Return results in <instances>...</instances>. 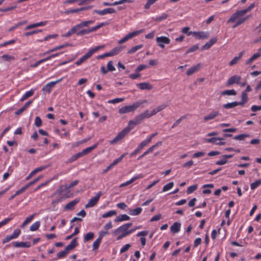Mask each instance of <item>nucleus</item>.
Listing matches in <instances>:
<instances>
[{
  "label": "nucleus",
  "mask_w": 261,
  "mask_h": 261,
  "mask_svg": "<svg viewBox=\"0 0 261 261\" xmlns=\"http://www.w3.org/2000/svg\"><path fill=\"white\" fill-rule=\"evenodd\" d=\"M94 233L92 231H90L85 236L84 238V242H88L90 240H92L94 238Z\"/></svg>",
  "instance_id": "37"
},
{
  "label": "nucleus",
  "mask_w": 261,
  "mask_h": 261,
  "mask_svg": "<svg viewBox=\"0 0 261 261\" xmlns=\"http://www.w3.org/2000/svg\"><path fill=\"white\" fill-rule=\"evenodd\" d=\"M40 226V222L36 221L30 227V230L32 231H35L38 229Z\"/></svg>",
  "instance_id": "43"
},
{
  "label": "nucleus",
  "mask_w": 261,
  "mask_h": 261,
  "mask_svg": "<svg viewBox=\"0 0 261 261\" xmlns=\"http://www.w3.org/2000/svg\"><path fill=\"white\" fill-rule=\"evenodd\" d=\"M147 116L148 118L152 117V116L155 115L157 113H158V111H157V110L156 108L153 109L151 112H149L148 110L145 111Z\"/></svg>",
  "instance_id": "52"
},
{
  "label": "nucleus",
  "mask_w": 261,
  "mask_h": 261,
  "mask_svg": "<svg viewBox=\"0 0 261 261\" xmlns=\"http://www.w3.org/2000/svg\"><path fill=\"white\" fill-rule=\"evenodd\" d=\"M261 185V179L255 180L250 185V188L252 190H253L258 188Z\"/></svg>",
  "instance_id": "40"
},
{
  "label": "nucleus",
  "mask_w": 261,
  "mask_h": 261,
  "mask_svg": "<svg viewBox=\"0 0 261 261\" xmlns=\"http://www.w3.org/2000/svg\"><path fill=\"white\" fill-rule=\"evenodd\" d=\"M158 45L162 48H165L164 44H169L170 43V39L166 36H160L156 38Z\"/></svg>",
  "instance_id": "10"
},
{
  "label": "nucleus",
  "mask_w": 261,
  "mask_h": 261,
  "mask_svg": "<svg viewBox=\"0 0 261 261\" xmlns=\"http://www.w3.org/2000/svg\"><path fill=\"white\" fill-rule=\"evenodd\" d=\"M42 177V176H40L38 177L37 178L34 179L33 180H32V181L29 182V183H28L26 185V186H27L28 188H29V187L34 185L37 182H38Z\"/></svg>",
  "instance_id": "61"
},
{
  "label": "nucleus",
  "mask_w": 261,
  "mask_h": 261,
  "mask_svg": "<svg viewBox=\"0 0 261 261\" xmlns=\"http://www.w3.org/2000/svg\"><path fill=\"white\" fill-rule=\"evenodd\" d=\"M42 32L41 30H34L32 31L28 32L25 33L24 34V36L27 37V36H29L37 34L39 32Z\"/></svg>",
  "instance_id": "63"
},
{
  "label": "nucleus",
  "mask_w": 261,
  "mask_h": 261,
  "mask_svg": "<svg viewBox=\"0 0 261 261\" xmlns=\"http://www.w3.org/2000/svg\"><path fill=\"white\" fill-rule=\"evenodd\" d=\"M241 80V77L240 75H234L230 77L227 80V86L231 85L234 83L239 84Z\"/></svg>",
  "instance_id": "13"
},
{
  "label": "nucleus",
  "mask_w": 261,
  "mask_h": 261,
  "mask_svg": "<svg viewBox=\"0 0 261 261\" xmlns=\"http://www.w3.org/2000/svg\"><path fill=\"white\" fill-rule=\"evenodd\" d=\"M144 29H141L140 30L135 31L132 32H130L127 34H126L124 37H123L121 39L119 40V44H122L128 40L139 35V34L142 33L144 31Z\"/></svg>",
  "instance_id": "5"
},
{
  "label": "nucleus",
  "mask_w": 261,
  "mask_h": 261,
  "mask_svg": "<svg viewBox=\"0 0 261 261\" xmlns=\"http://www.w3.org/2000/svg\"><path fill=\"white\" fill-rule=\"evenodd\" d=\"M146 102V100H143L141 101H138L133 103L131 105L123 107L119 109V113L120 114H124L125 113L134 112L137 110L140 106V105Z\"/></svg>",
  "instance_id": "3"
},
{
  "label": "nucleus",
  "mask_w": 261,
  "mask_h": 261,
  "mask_svg": "<svg viewBox=\"0 0 261 261\" xmlns=\"http://www.w3.org/2000/svg\"><path fill=\"white\" fill-rule=\"evenodd\" d=\"M102 194V193L101 191L98 192L94 197L91 198L88 201V203L85 205V208L92 207L95 206L98 202Z\"/></svg>",
  "instance_id": "9"
},
{
  "label": "nucleus",
  "mask_w": 261,
  "mask_h": 261,
  "mask_svg": "<svg viewBox=\"0 0 261 261\" xmlns=\"http://www.w3.org/2000/svg\"><path fill=\"white\" fill-rule=\"evenodd\" d=\"M27 22L28 21L27 20H23L21 22H19L15 24V25L12 27L11 28H10L9 29V32H11V31H14L16 28H18V27L26 24L27 23Z\"/></svg>",
  "instance_id": "47"
},
{
  "label": "nucleus",
  "mask_w": 261,
  "mask_h": 261,
  "mask_svg": "<svg viewBox=\"0 0 261 261\" xmlns=\"http://www.w3.org/2000/svg\"><path fill=\"white\" fill-rule=\"evenodd\" d=\"M48 21H41L37 23H35L33 24H31L30 25H28L25 28V30H30L35 28L39 27H42V26H45L47 24Z\"/></svg>",
  "instance_id": "19"
},
{
  "label": "nucleus",
  "mask_w": 261,
  "mask_h": 261,
  "mask_svg": "<svg viewBox=\"0 0 261 261\" xmlns=\"http://www.w3.org/2000/svg\"><path fill=\"white\" fill-rule=\"evenodd\" d=\"M137 87L141 90H151L152 85L148 83H141L137 84Z\"/></svg>",
  "instance_id": "22"
},
{
  "label": "nucleus",
  "mask_w": 261,
  "mask_h": 261,
  "mask_svg": "<svg viewBox=\"0 0 261 261\" xmlns=\"http://www.w3.org/2000/svg\"><path fill=\"white\" fill-rule=\"evenodd\" d=\"M1 58L2 60L5 61L11 62L15 60V57L12 55H9L8 54L3 55Z\"/></svg>",
  "instance_id": "33"
},
{
  "label": "nucleus",
  "mask_w": 261,
  "mask_h": 261,
  "mask_svg": "<svg viewBox=\"0 0 261 261\" xmlns=\"http://www.w3.org/2000/svg\"><path fill=\"white\" fill-rule=\"evenodd\" d=\"M150 142L147 139L142 141L137 147L138 149L140 151L144 147L147 146Z\"/></svg>",
  "instance_id": "34"
},
{
  "label": "nucleus",
  "mask_w": 261,
  "mask_h": 261,
  "mask_svg": "<svg viewBox=\"0 0 261 261\" xmlns=\"http://www.w3.org/2000/svg\"><path fill=\"white\" fill-rule=\"evenodd\" d=\"M240 105V103L238 101H233L232 102H229L223 105V108L225 109H229L234 108Z\"/></svg>",
  "instance_id": "30"
},
{
  "label": "nucleus",
  "mask_w": 261,
  "mask_h": 261,
  "mask_svg": "<svg viewBox=\"0 0 261 261\" xmlns=\"http://www.w3.org/2000/svg\"><path fill=\"white\" fill-rule=\"evenodd\" d=\"M126 154V153H124L121 155L118 158L114 160L113 162L111 164L112 166L114 167V166L116 165L117 164L120 163L122 160L123 158L125 156Z\"/></svg>",
  "instance_id": "46"
},
{
  "label": "nucleus",
  "mask_w": 261,
  "mask_h": 261,
  "mask_svg": "<svg viewBox=\"0 0 261 261\" xmlns=\"http://www.w3.org/2000/svg\"><path fill=\"white\" fill-rule=\"evenodd\" d=\"M48 166H42L39 167L38 168H36V169L33 170V171L34 173V174H36L37 173H38L39 172H41L42 170L46 169Z\"/></svg>",
  "instance_id": "60"
},
{
  "label": "nucleus",
  "mask_w": 261,
  "mask_h": 261,
  "mask_svg": "<svg viewBox=\"0 0 261 261\" xmlns=\"http://www.w3.org/2000/svg\"><path fill=\"white\" fill-rule=\"evenodd\" d=\"M15 42V40H10L0 44V48L5 47L8 45L13 44Z\"/></svg>",
  "instance_id": "59"
},
{
  "label": "nucleus",
  "mask_w": 261,
  "mask_h": 261,
  "mask_svg": "<svg viewBox=\"0 0 261 261\" xmlns=\"http://www.w3.org/2000/svg\"><path fill=\"white\" fill-rule=\"evenodd\" d=\"M108 24V23L106 22H101V23H99V24H98L97 25H96V26H94L93 27H91L90 28L91 32H93L96 31L97 30L99 29L103 26L106 25Z\"/></svg>",
  "instance_id": "35"
},
{
  "label": "nucleus",
  "mask_w": 261,
  "mask_h": 261,
  "mask_svg": "<svg viewBox=\"0 0 261 261\" xmlns=\"http://www.w3.org/2000/svg\"><path fill=\"white\" fill-rule=\"evenodd\" d=\"M13 246L16 248H29L31 246V243L30 242H15L13 243Z\"/></svg>",
  "instance_id": "18"
},
{
  "label": "nucleus",
  "mask_w": 261,
  "mask_h": 261,
  "mask_svg": "<svg viewBox=\"0 0 261 261\" xmlns=\"http://www.w3.org/2000/svg\"><path fill=\"white\" fill-rule=\"evenodd\" d=\"M181 227V224L179 222H174L170 227V230L173 233H177L179 232Z\"/></svg>",
  "instance_id": "21"
},
{
  "label": "nucleus",
  "mask_w": 261,
  "mask_h": 261,
  "mask_svg": "<svg viewBox=\"0 0 261 261\" xmlns=\"http://www.w3.org/2000/svg\"><path fill=\"white\" fill-rule=\"evenodd\" d=\"M131 245L129 244H126L124 245L120 249V253H122L126 251H127L129 248L130 247Z\"/></svg>",
  "instance_id": "64"
},
{
  "label": "nucleus",
  "mask_w": 261,
  "mask_h": 261,
  "mask_svg": "<svg viewBox=\"0 0 261 261\" xmlns=\"http://www.w3.org/2000/svg\"><path fill=\"white\" fill-rule=\"evenodd\" d=\"M217 41V38L216 37L211 38L204 45L201 47V50H207L211 47Z\"/></svg>",
  "instance_id": "15"
},
{
  "label": "nucleus",
  "mask_w": 261,
  "mask_h": 261,
  "mask_svg": "<svg viewBox=\"0 0 261 261\" xmlns=\"http://www.w3.org/2000/svg\"><path fill=\"white\" fill-rule=\"evenodd\" d=\"M245 10H240L236 11L234 13L232 14L228 20V23H234L232 26V28H236L238 26L242 24L246 21L248 18L249 16H245Z\"/></svg>",
  "instance_id": "2"
},
{
  "label": "nucleus",
  "mask_w": 261,
  "mask_h": 261,
  "mask_svg": "<svg viewBox=\"0 0 261 261\" xmlns=\"http://www.w3.org/2000/svg\"><path fill=\"white\" fill-rule=\"evenodd\" d=\"M94 20H89L87 21H82L80 23L77 24L76 25L73 26L71 29L74 34H76L77 35V33L80 31V29L84 28L87 27L90 24H92L94 23Z\"/></svg>",
  "instance_id": "7"
},
{
  "label": "nucleus",
  "mask_w": 261,
  "mask_h": 261,
  "mask_svg": "<svg viewBox=\"0 0 261 261\" xmlns=\"http://www.w3.org/2000/svg\"><path fill=\"white\" fill-rule=\"evenodd\" d=\"M198 48H199L198 44H195V45H193L192 46H191V47H190L189 48H188L186 50V54H188L190 53L194 52V51H196V50H197Z\"/></svg>",
  "instance_id": "53"
},
{
  "label": "nucleus",
  "mask_w": 261,
  "mask_h": 261,
  "mask_svg": "<svg viewBox=\"0 0 261 261\" xmlns=\"http://www.w3.org/2000/svg\"><path fill=\"white\" fill-rule=\"evenodd\" d=\"M35 126L37 127H40L42 124V122L41 118L39 116H36L35 119Z\"/></svg>",
  "instance_id": "56"
},
{
  "label": "nucleus",
  "mask_w": 261,
  "mask_h": 261,
  "mask_svg": "<svg viewBox=\"0 0 261 261\" xmlns=\"http://www.w3.org/2000/svg\"><path fill=\"white\" fill-rule=\"evenodd\" d=\"M145 118H148V117L145 111L136 116L134 119L129 121L128 126L126 127L121 132L119 133L112 140L110 141V144H114L118 143L119 141L124 138L126 134H127L130 130L134 128V126L140 124Z\"/></svg>",
  "instance_id": "1"
},
{
  "label": "nucleus",
  "mask_w": 261,
  "mask_h": 261,
  "mask_svg": "<svg viewBox=\"0 0 261 261\" xmlns=\"http://www.w3.org/2000/svg\"><path fill=\"white\" fill-rule=\"evenodd\" d=\"M162 145V142L159 141L157 142L156 144H154L152 146H151L150 148H149L146 151H145L142 155L139 156L138 158L137 159L138 160H140L143 157L146 156L148 154L151 153L153 152V151L157 148V147L161 146Z\"/></svg>",
  "instance_id": "11"
},
{
  "label": "nucleus",
  "mask_w": 261,
  "mask_h": 261,
  "mask_svg": "<svg viewBox=\"0 0 261 261\" xmlns=\"http://www.w3.org/2000/svg\"><path fill=\"white\" fill-rule=\"evenodd\" d=\"M77 238H74L71 242L65 247V249L69 253L70 251L72 250L75 247H76L79 244L77 241Z\"/></svg>",
  "instance_id": "16"
},
{
  "label": "nucleus",
  "mask_w": 261,
  "mask_h": 261,
  "mask_svg": "<svg viewBox=\"0 0 261 261\" xmlns=\"http://www.w3.org/2000/svg\"><path fill=\"white\" fill-rule=\"evenodd\" d=\"M132 225V223H128L123 224L115 230L114 235L116 236L119 233L126 234V237L128 236V229Z\"/></svg>",
  "instance_id": "6"
},
{
  "label": "nucleus",
  "mask_w": 261,
  "mask_h": 261,
  "mask_svg": "<svg viewBox=\"0 0 261 261\" xmlns=\"http://www.w3.org/2000/svg\"><path fill=\"white\" fill-rule=\"evenodd\" d=\"M193 35L196 39H204L207 38L209 36L208 32L199 31V32H192L190 31L188 33V36Z\"/></svg>",
  "instance_id": "8"
},
{
  "label": "nucleus",
  "mask_w": 261,
  "mask_h": 261,
  "mask_svg": "<svg viewBox=\"0 0 261 261\" xmlns=\"http://www.w3.org/2000/svg\"><path fill=\"white\" fill-rule=\"evenodd\" d=\"M143 47V44H139L138 45L135 46L128 50L127 54H132L135 53L136 51H137L138 50L142 48Z\"/></svg>",
  "instance_id": "36"
},
{
  "label": "nucleus",
  "mask_w": 261,
  "mask_h": 261,
  "mask_svg": "<svg viewBox=\"0 0 261 261\" xmlns=\"http://www.w3.org/2000/svg\"><path fill=\"white\" fill-rule=\"evenodd\" d=\"M221 94L222 95H236L237 92L234 89L226 90L222 91Z\"/></svg>",
  "instance_id": "42"
},
{
  "label": "nucleus",
  "mask_w": 261,
  "mask_h": 261,
  "mask_svg": "<svg viewBox=\"0 0 261 261\" xmlns=\"http://www.w3.org/2000/svg\"><path fill=\"white\" fill-rule=\"evenodd\" d=\"M36 215V214H33L31 215L30 217H27L24 221L22 223L20 227L23 228H24L27 224L30 223L32 220L33 219L34 216Z\"/></svg>",
  "instance_id": "31"
},
{
  "label": "nucleus",
  "mask_w": 261,
  "mask_h": 261,
  "mask_svg": "<svg viewBox=\"0 0 261 261\" xmlns=\"http://www.w3.org/2000/svg\"><path fill=\"white\" fill-rule=\"evenodd\" d=\"M241 101L239 102L240 105L243 106L248 100V95L246 92H243L241 95Z\"/></svg>",
  "instance_id": "32"
},
{
  "label": "nucleus",
  "mask_w": 261,
  "mask_h": 261,
  "mask_svg": "<svg viewBox=\"0 0 261 261\" xmlns=\"http://www.w3.org/2000/svg\"><path fill=\"white\" fill-rule=\"evenodd\" d=\"M168 15L165 13H163L161 15L156 16L154 20L156 21H161L166 19L168 17Z\"/></svg>",
  "instance_id": "45"
},
{
  "label": "nucleus",
  "mask_w": 261,
  "mask_h": 261,
  "mask_svg": "<svg viewBox=\"0 0 261 261\" xmlns=\"http://www.w3.org/2000/svg\"><path fill=\"white\" fill-rule=\"evenodd\" d=\"M80 201L79 199H75L74 200L71 201L68 203L64 207L65 210H72L74 206Z\"/></svg>",
  "instance_id": "23"
},
{
  "label": "nucleus",
  "mask_w": 261,
  "mask_h": 261,
  "mask_svg": "<svg viewBox=\"0 0 261 261\" xmlns=\"http://www.w3.org/2000/svg\"><path fill=\"white\" fill-rule=\"evenodd\" d=\"M62 80V79L61 78V79L58 80L56 81L50 82L44 86V87H43V89H47V87H49V89H48V92H49L51 90V88L52 87H53L54 86H55L56 85V84H57L59 82H61Z\"/></svg>",
  "instance_id": "27"
},
{
  "label": "nucleus",
  "mask_w": 261,
  "mask_h": 261,
  "mask_svg": "<svg viewBox=\"0 0 261 261\" xmlns=\"http://www.w3.org/2000/svg\"><path fill=\"white\" fill-rule=\"evenodd\" d=\"M69 253L65 249L58 252L57 254V257L53 259V260H56L58 259L66 257Z\"/></svg>",
  "instance_id": "29"
},
{
  "label": "nucleus",
  "mask_w": 261,
  "mask_h": 261,
  "mask_svg": "<svg viewBox=\"0 0 261 261\" xmlns=\"http://www.w3.org/2000/svg\"><path fill=\"white\" fill-rule=\"evenodd\" d=\"M143 177V175L142 174H139L136 176L133 177L129 180H127L123 183H122L120 185L119 187L120 188H122V187L127 186L129 185V184L134 182L136 180H137L138 179H140V178H142Z\"/></svg>",
  "instance_id": "14"
},
{
  "label": "nucleus",
  "mask_w": 261,
  "mask_h": 261,
  "mask_svg": "<svg viewBox=\"0 0 261 261\" xmlns=\"http://www.w3.org/2000/svg\"><path fill=\"white\" fill-rule=\"evenodd\" d=\"M142 211L141 207H137L135 209L129 210L128 213L131 216H137L141 214Z\"/></svg>",
  "instance_id": "26"
},
{
  "label": "nucleus",
  "mask_w": 261,
  "mask_h": 261,
  "mask_svg": "<svg viewBox=\"0 0 261 261\" xmlns=\"http://www.w3.org/2000/svg\"><path fill=\"white\" fill-rule=\"evenodd\" d=\"M200 68V65L199 64L196 65L195 66H192L187 71V74L188 75H191L195 72L198 71Z\"/></svg>",
  "instance_id": "24"
},
{
  "label": "nucleus",
  "mask_w": 261,
  "mask_h": 261,
  "mask_svg": "<svg viewBox=\"0 0 261 261\" xmlns=\"http://www.w3.org/2000/svg\"><path fill=\"white\" fill-rule=\"evenodd\" d=\"M174 186L173 182H170L165 185L163 188V192H166L170 189H171Z\"/></svg>",
  "instance_id": "51"
},
{
  "label": "nucleus",
  "mask_w": 261,
  "mask_h": 261,
  "mask_svg": "<svg viewBox=\"0 0 261 261\" xmlns=\"http://www.w3.org/2000/svg\"><path fill=\"white\" fill-rule=\"evenodd\" d=\"M223 140L224 139L223 138H211L207 139V142L216 144L217 141Z\"/></svg>",
  "instance_id": "55"
},
{
  "label": "nucleus",
  "mask_w": 261,
  "mask_h": 261,
  "mask_svg": "<svg viewBox=\"0 0 261 261\" xmlns=\"http://www.w3.org/2000/svg\"><path fill=\"white\" fill-rule=\"evenodd\" d=\"M124 98H116L115 99L109 100L108 103L115 104L122 102L124 100Z\"/></svg>",
  "instance_id": "57"
},
{
  "label": "nucleus",
  "mask_w": 261,
  "mask_h": 261,
  "mask_svg": "<svg viewBox=\"0 0 261 261\" xmlns=\"http://www.w3.org/2000/svg\"><path fill=\"white\" fill-rule=\"evenodd\" d=\"M20 233H21L20 229L17 228V229H15L13 231L12 234H11V236L12 237L13 239H15L19 237Z\"/></svg>",
  "instance_id": "54"
},
{
  "label": "nucleus",
  "mask_w": 261,
  "mask_h": 261,
  "mask_svg": "<svg viewBox=\"0 0 261 261\" xmlns=\"http://www.w3.org/2000/svg\"><path fill=\"white\" fill-rule=\"evenodd\" d=\"M117 214V213L115 211L112 210V211H109L107 213H105L101 215L102 218H106L108 217H111L113 216L116 215Z\"/></svg>",
  "instance_id": "41"
},
{
  "label": "nucleus",
  "mask_w": 261,
  "mask_h": 261,
  "mask_svg": "<svg viewBox=\"0 0 261 261\" xmlns=\"http://www.w3.org/2000/svg\"><path fill=\"white\" fill-rule=\"evenodd\" d=\"M197 186L196 185L191 186L189 187H188V188L187 189V193L188 194H191V193H193V192H194L195 191H196L197 190Z\"/></svg>",
  "instance_id": "58"
},
{
  "label": "nucleus",
  "mask_w": 261,
  "mask_h": 261,
  "mask_svg": "<svg viewBox=\"0 0 261 261\" xmlns=\"http://www.w3.org/2000/svg\"><path fill=\"white\" fill-rule=\"evenodd\" d=\"M187 118V116L186 115H184V116H181L179 119H178L174 123V124L172 125V126H171V128H173L175 127H176L177 125H178L180 122H181V121L185 119H186Z\"/></svg>",
  "instance_id": "50"
},
{
  "label": "nucleus",
  "mask_w": 261,
  "mask_h": 261,
  "mask_svg": "<svg viewBox=\"0 0 261 261\" xmlns=\"http://www.w3.org/2000/svg\"><path fill=\"white\" fill-rule=\"evenodd\" d=\"M107 69L108 71H114L116 70L115 67L113 65L112 61H109L107 64Z\"/></svg>",
  "instance_id": "62"
},
{
  "label": "nucleus",
  "mask_w": 261,
  "mask_h": 261,
  "mask_svg": "<svg viewBox=\"0 0 261 261\" xmlns=\"http://www.w3.org/2000/svg\"><path fill=\"white\" fill-rule=\"evenodd\" d=\"M220 115V113L218 111H212L208 115L205 116L203 120L205 121H208L210 120H212L216 118L217 116H219Z\"/></svg>",
  "instance_id": "20"
},
{
  "label": "nucleus",
  "mask_w": 261,
  "mask_h": 261,
  "mask_svg": "<svg viewBox=\"0 0 261 261\" xmlns=\"http://www.w3.org/2000/svg\"><path fill=\"white\" fill-rule=\"evenodd\" d=\"M98 144V143H95L94 145H93L92 146L89 147L87 148H85V149H83L81 152H80L81 154L82 157L91 152L92 151V150H93L94 149H95L97 147Z\"/></svg>",
  "instance_id": "17"
},
{
  "label": "nucleus",
  "mask_w": 261,
  "mask_h": 261,
  "mask_svg": "<svg viewBox=\"0 0 261 261\" xmlns=\"http://www.w3.org/2000/svg\"><path fill=\"white\" fill-rule=\"evenodd\" d=\"M124 48V46H117L113 48L111 51L113 56L118 55Z\"/></svg>",
  "instance_id": "38"
},
{
  "label": "nucleus",
  "mask_w": 261,
  "mask_h": 261,
  "mask_svg": "<svg viewBox=\"0 0 261 261\" xmlns=\"http://www.w3.org/2000/svg\"><path fill=\"white\" fill-rule=\"evenodd\" d=\"M261 56L260 53H256L254 54L248 60L245 62L246 65H249L253 62L255 60Z\"/></svg>",
  "instance_id": "25"
},
{
  "label": "nucleus",
  "mask_w": 261,
  "mask_h": 261,
  "mask_svg": "<svg viewBox=\"0 0 261 261\" xmlns=\"http://www.w3.org/2000/svg\"><path fill=\"white\" fill-rule=\"evenodd\" d=\"M129 219H130V217L128 216H127L126 214H122V215H120L119 216H117L116 218L115 221L121 222V221H127V220H129Z\"/></svg>",
  "instance_id": "28"
},
{
  "label": "nucleus",
  "mask_w": 261,
  "mask_h": 261,
  "mask_svg": "<svg viewBox=\"0 0 261 261\" xmlns=\"http://www.w3.org/2000/svg\"><path fill=\"white\" fill-rule=\"evenodd\" d=\"M94 13H96L99 15L102 16L107 14H112L116 12V11L112 8H106L101 10H94Z\"/></svg>",
  "instance_id": "12"
},
{
  "label": "nucleus",
  "mask_w": 261,
  "mask_h": 261,
  "mask_svg": "<svg viewBox=\"0 0 261 261\" xmlns=\"http://www.w3.org/2000/svg\"><path fill=\"white\" fill-rule=\"evenodd\" d=\"M90 33H91L90 28H89L88 29H83L79 31L78 33H77V35L83 36L84 35L89 34Z\"/></svg>",
  "instance_id": "49"
},
{
  "label": "nucleus",
  "mask_w": 261,
  "mask_h": 261,
  "mask_svg": "<svg viewBox=\"0 0 261 261\" xmlns=\"http://www.w3.org/2000/svg\"><path fill=\"white\" fill-rule=\"evenodd\" d=\"M250 135L247 134H242L233 137V139L236 140H244L246 138L249 137Z\"/></svg>",
  "instance_id": "44"
},
{
  "label": "nucleus",
  "mask_w": 261,
  "mask_h": 261,
  "mask_svg": "<svg viewBox=\"0 0 261 261\" xmlns=\"http://www.w3.org/2000/svg\"><path fill=\"white\" fill-rule=\"evenodd\" d=\"M101 242V240H100V239L97 238L96 239L92 244V250L93 251L97 250L99 248Z\"/></svg>",
  "instance_id": "39"
},
{
  "label": "nucleus",
  "mask_w": 261,
  "mask_h": 261,
  "mask_svg": "<svg viewBox=\"0 0 261 261\" xmlns=\"http://www.w3.org/2000/svg\"><path fill=\"white\" fill-rule=\"evenodd\" d=\"M81 154L80 152H78L76 154H74V155H72L69 159H68V162L71 163L72 162H74L77 160L79 158H81Z\"/></svg>",
  "instance_id": "48"
},
{
  "label": "nucleus",
  "mask_w": 261,
  "mask_h": 261,
  "mask_svg": "<svg viewBox=\"0 0 261 261\" xmlns=\"http://www.w3.org/2000/svg\"><path fill=\"white\" fill-rule=\"evenodd\" d=\"M103 45L98 46L89 49V50L85 55L83 56L79 60H77L75 62V64L77 66L81 65L86 60L90 58L95 53H96L99 49L103 48Z\"/></svg>",
  "instance_id": "4"
}]
</instances>
